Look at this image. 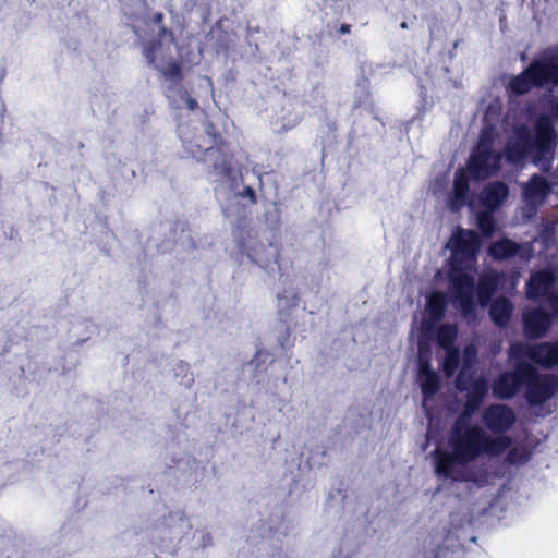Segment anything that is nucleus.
<instances>
[{
  "mask_svg": "<svg viewBox=\"0 0 558 558\" xmlns=\"http://www.w3.org/2000/svg\"><path fill=\"white\" fill-rule=\"evenodd\" d=\"M512 312L511 301L507 298H498L490 305L489 316L496 326L502 328L509 324Z\"/></svg>",
  "mask_w": 558,
  "mask_h": 558,
  "instance_id": "21",
  "label": "nucleus"
},
{
  "mask_svg": "<svg viewBox=\"0 0 558 558\" xmlns=\"http://www.w3.org/2000/svg\"><path fill=\"white\" fill-rule=\"evenodd\" d=\"M509 359L515 362L529 359L532 362V344L517 342L509 348Z\"/></svg>",
  "mask_w": 558,
  "mask_h": 558,
  "instance_id": "28",
  "label": "nucleus"
},
{
  "mask_svg": "<svg viewBox=\"0 0 558 558\" xmlns=\"http://www.w3.org/2000/svg\"><path fill=\"white\" fill-rule=\"evenodd\" d=\"M545 51H558V47L548 48Z\"/></svg>",
  "mask_w": 558,
  "mask_h": 558,
  "instance_id": "42",
  "label": "nucleus"
},
{
  "mask_svg": "<svg viewBox=\"0 0 558 558\" xmlns=\"http://www.w3.org/2000/svg\"><path fill=\"white\" fill-rule=\"evenodd\" d=\"M448 306V300L444 292H433L426 302V311L434 322H439L445 317Z\"/></svg>",
  "mask_w": 558,
  "mask_h": 558,
  "instance_id": "23",
  "label": "nucleus"
},
{
  "mask_svg": "<svg viewBox=\"0 0 558 558\" xmlns=\"http://www.w3.org/2000/svg\"><path fill=\"white\" fill-rule=\"evenodd\" d=\"M508 195V185L502 181H495L484 186L480 195V202L485 209L494 211L502 205Z\"/></svg>",
  "mask_w": 558,
  "mask_h": 558,
  "instance_id": "16",
  "label": "nucleus"
},
{
  "mask_svg": "<svg viewBox=\"0 0 558 558\" xmlns=\"http://www.w3.org/2000/svg\"><path fill=\"white\" fill-rule=\"evenodd\" d=\"M487 391V381L483 377L475 379L471 385V389L466 393L464 407L476 412L482 405Z\"/></svg>",
  "mask_w": 558,
  "mask_h": 558,
  "instance_id": "22",
  "label": "nucleus"
},
{
  "mask_svg": "<svg viewBox=\"0 0 558 558\" xmlns=\"http://www.w3.org/2000/svg\"><path fill=\"white\" fill-rule=\"evenodd\" d=\"M521 251V244L509 238H501L489 245L487 253L493 259L502 262L519 255Z\"/></svg>",
  "mask_w": 558,
  "mask_h": 558,
  "instance_id": "20",
  "label": "nucleus"
},
{
  "mask_svg": "<svg viewBox=\"0 0 558 558\" xmlns=\"http://www.w3.org/2000/svg\"><path fill=\"white\" fill-rule=\"evenodd\" d=\"M502 154L493 147V141L484 135L472 150L466 165V171L475 181H484L500 169Z\"/></svg>",
  "mask_w": 558,
  "mask_h": 558,
  "instance_id": "3",
  "label": "nucleus"
},
{
  "mask_svg": "<svg viewBox=\"0 0 558 558\" xmlns=\"http://www.w3.org/2000/svg\"><path fill=\"white\" fill-rule=\"evenodd\" d=\"M504 274L490 272L480 277L476 287V298L481 306L485 307L497 291Z\"/></svg>",
  "mask_w": 558,
  "mask_h": 558,
  "instance_id": "19",
  "label": "nucleus"
},
{
  "mask_svg": "<svg viewBox=\"0 0 558 558\" xmlns=\"http://www.w3.org/2000/svg\"><path fill=\"white\" fill-rule=\"evenodd\" d=\"M508 87L512 94L521 96L529 93L533 87H536V84H534L531 74L525 68L520 74L510 80Z\"/></svg>",
  "mask_w": 558,
  "mask_h": 558,
  "instance_id": "24",
  "label": "nucleus"
},
{
  "mask_svg": "<svg viewBox=\"0 0 558 558\" xmlns=\"http://www.w3.org/2000/svg\"><path fill=\"white\" fill-rule=\"evenodd\" d=\"M263 354L268 355L267 352H264L263 350H257L254 359L250 363L251 364L256 363V367H258L259 366L258 360H259L260 355H263Z\"/></svg>",
  "mask_w": 558,
  "mask_h": 558,
  "instance_id": "39",
  "label": "nucleus"
},
{
  "mask_svg": "<svg viewBox=\"0 0 558 558\" xmlns=\"http://www.w3.org/2000/svg\"><path fill=\"white\" fill-rule=\"evenodd\" d=\"M451 451L435 449V472L437 475L453 482L474 481L473 474L459 466H464L477 458L487 454L498 457L512 445L510 436H490L480 426L463 430L451 428L448 436Z\"/></svg>",
  "mask_w": 558,
  "mask_h": 558,
  "instance_id": "1",
  "label": "nucleus"
},
{
  "mask_svg": "<svg viewBox=\"0 0 558 558\" xmlns=\"http://www.w3.org/2000/svg\"><path fill=\"white\" fill-rule=\"evenodd\" d=\"M536 87L558 86V53H546L527 65Z\"/></svg>",
  "mask_w": 558,
  "mask_h": 558,
  "instance_id": "10",
  "label": "nucleus"
},
{
  "mask_svg": "<svg viewBox=\"0 0 558 558\" xmlns=\"http://www.w3.org/2000/svg\"><path fill=\"white\" fill-rule=\"evenodd\" d=\"M474 413L475 412H473L472 410L463 407L462 412L459 414L451 428H458V430H463L468 427H473L474 425L470 424V420Z\"/></svg>",
  "mask_w": 558,
  "mask_h": 558,
  "instance_id": "32",
  "label": "nucleus"
},
{
  "mask_svg": "<svg viewBox=\"0 0 558 558\" xmlns=\"http://www.w3.org/2000/svg\"><path fill=\"white\" fill-rule=\"evenodd\" d=\"M515 414L511 407L505 403H492L482 413L485 427L496 436H507L515 423Z\"/></svg>",
  "mask_w": 558,
  "mask_h": 558,
  "instance_id": "8",
  "label": "nucleus"
},
{
  "mask_svg": "<svg viewBox=\"0 0 558 558\" xmlns=\"http://www.w3.org/2000/svg\"><path fill=\"white\" fill-rule=\"evenodd\" d=\"M417 380L424 399L432 398L440 389V377L432 367L430 350L423 342L418 343Z\"/></svg>",
  "mask_w": 558,
  "mask_h": 558,
  "instance_id": "9",
  "label": "nucleus"
},
{
  "mask_svg": "<svg viewBox=\"0 0 558 558\" xmlns=\"http://www.w3.org/2000/svg\"><path fill=\"white\" fill-rule=\"evenodd\" d=\"M167 38H169V40L171 43H173L174 41L173 32L165 25L159 26V31H158L156 40H160V43H161L162 40H165Z\"/></svg>",
  "mask_w": 558,
  "mask_h": 558,
  "instance_id": "35",
  "label": "nucleus"
},
{
  "mask_svg": "<svg viewBox=\"0 0 558 558\" xmlns=\"http://www.w3.org/2000/svg\"><path fill=\"white\" fill-rule=\"evenodd\" d=\"M206 132L213 142L207 157L211 161L213 170L222 178H230L233 172V154L230 151L228 142L215 130L211 123Z\"/></svg>",
  "mask_w": 558,
  "mask_h": 558,
  "instance_id": "7",
  "label": "nucleus"
},
{
  "mask_svg": "<svg viewBox=\"0 0 558 558\" xmlns=\"http://www.w3.org/2000/svg\"><path fill=\"white\" fill-rule=\"evenodd\" d=\"M470 177L463 168L456 171L452 191L448 195V207L451 211H459L469 204Z\"/></svg>",
  "mask_w": 558,
  "mask_h": 558,
  "instance_id": "13",
  "label": "nucleus"
},
{
  "mask_svg": "<svg viewBox=\"0 0 558 558\" xmlns=\"http://www.w3.org/2000/svg\"><path fill=\"white\" fill-rule=\"evenodd\" d=\"M556 280V275L551 269L532 272L525 284L526 298L532 301L545 299L554 291Z\"/></svg>",
  "mask_w": 558,
  "mask_h": 558,
  "instance_id": "11",
  "label": "nucleus"
},
{
  "mask_svg": "<svg viewBox=\"0 0 558 558\" xmlns=\"http://www.w3.org/2000/svg\"><path fill=\"white\" fill-rule=\"evenodd\" d=\"M556 145L554 121L548 114L542 113L535 120L534 134L525 124L514 128L513 137L506 143L502 156L511 165L520 163L531 156L535 165L548 170L554 161Z\"/></svg>",
  "mask_w": 558,
  "mask_h": 558,
  "instance_id": "2",
  "label": "nucleus"
},
{
  "mask_svg": "<svg viewBox=\"0 0 558 558\" xmlns=\"http://www.w3.org/2000/svg\"><path fill=\"white\" fill-rule=\"evenodd\" d=\"M239 196L242 198H248L250 203L253 205L257 204V196L252 186H245L241 192H239Z\"/></svg>",
  "mask_w": 558,
  "mask_h": 558,
  "instance_id": "36",
  "label": "nucleus"
},
{
  "mask_svg": "<svg viewBox=\"0 0 558 558\" xmlns=\"http://www.w3.org/2000/svg\"><path fill=\"white\" fill-rule=\"evenodd\" d=\"M160 47V40H151L144 47L143 54L149 65H155L156 53Z\"/></svg>",
  "mask_w": 558,
  "mask_h": 558,
  "instance_id": "33",
  "label": "nucleus"
},
{
  "mask_svg": "<svg viewBox=\"0 0 558 558\" xmlns=\"http://www.w3.org/2000/svg\"><path fill=\"white\" fill-rule=\"evenodd\" d=\"M400 27H401V28H403V29L408 28V24H407V22H404V21H403V22L400 24Z\"/></svg>",
  "mask_w": 558,
  "mask_h": 558,
  "instance_id": "41",
  "label": "nucleus"
},
{
  "mask_svg": "<svg viewBox=\"0 0 558 558\" xmlns=\"http://www.w3.org/2000/svg\"><path fill=\"white\" fill-rule=\"evenodd\" d=\"M185 102L189 110L194 111L198 108V102L196 99L192 98L189 93L185 90Z\"/></svg>",
  "mask_w": 558,
  "mask_h": 558,
  "instance_id": "37",
  "label": "nucleus"
},
{
  "mask_svg": "<svg viewBox=\"0 0 558 558\" xmlns=\"http://www.w3.org/2000/svg\"><path fill=\"white\" fill-rule=\"evenodd\" d=\"M482 245L478 233L474 230L459 228L453 235V254L475 258Z\"/></svg>",
  "mask_w": 558,
  "mask_h": 558,
  "instance_id": "14",
  "label": "nucleus"
},
{
  "mask_svg": "<svg viewBox=\"0 0 558 558\" xmlns=\"http://www.w3.org/2000/svg\"><path fill=\"white\" fill-rule=\"evenodd\" d=\"M441 550H442V547H440V546H439V547H438V550H437V553H436V555H435V557H434V558H438L439 553H440Z\"/></svg>",
  "mask_w": 558,
  "mask_h": 558,
  "instance_id": "43",
  "label": "nucleus"
},
{
  "mask_svg": "<svg viewBox=\"0 0 558 558\" xmlns=\"http://www.w3.org/2000/svg\"><path fill=\"white\" fill-rule=\"evenodd\" d=\"M248 257L257 264L259 267L269 269L279 264V247L278 245L269 242L268 244L255 243L250 250H247Z\"/></svg>",
  "mask_w": 558,
  "mask_h": 558,
  "instance_id": "15",
  "label": "nucleus"
},
{
  "mask_svg": "<svg viewBox=\"0 0 558 558\" xmlns=\"http://www.w3.org/2000/svg\"><path fill=\"white\" fill-rule=\"evenodd\" d=\"M351 32V25L350 24H341L338 33L340 35L349 34Z\"/></svg>",
  "mask_w": 558,
  "mask_h": 558,
  "instance_id": "40",
  "label": "nucleus"
},
{
  "mask_svg": "<svg viewBox=\"0 0 558 558\" xmlns=\"http://www.w3.org/2000/svg\"><path fill=\"white\" fill-rule=\"evenodd\" d=\"M446 351L447 355L442 364V369L447 377H451L459 367L460 352L458 349H451Z\"/></svg>",
  "mask_w": 558,
  "mask_h": 558,
  "instance_id": "29",
  "label": "nucleus"
},
{
  "mask_svg": "<svg viewBox=\"0 0 558 558\" xmlns=\"http://www.w3.org/2000/svg\"><path fill=\"white\" fill-rule=\"evenodd\" d=\"M524 398L530 405H542L548 401L558 388V379L553 374H541L532 364L524 383Z\"/></svg>",
  "mask_w": 558,
  "mask_h": 558,
  "instance_id": "6",
  "label": "nucleus"
},
{
  "mask_svg": "<svg viewBox=\"0 0 558 558\" xmlns=\"http://www.w3.org/2000/svg\"><path fill=\"white\" fill-rule=\"evenodd\" d=\"M549 182L541 174H533L523 186V198L527 204L539 205L550 194Z\"/></svg>",
  "mask_w": 558,
  "mask_h": 558,
  "instance_id": "18",
  "label": "nucleus"
},
{
  "mask_svg": "<svg viewBox=\"0 0 558 558\" xmlns=\"http://www.w3.org/2000/svg\"><path fill=\"white\" fill-rule=\"evenodd\" d=\"M476 220L477 227L484 236L490 238L495 233L496 220L493 216V211L488 209L480 211L476 216Z\"/></svg>",
  "mask_w": 558,
  "mask_h": 558,
  "instance_id": "26",
  "label": "nucleus"
},
{
  "mask_svg": "<svg viewBox=\"0 0 558 558\" xmlns=\"http://www.w3.org/2000/svg\"><path fill=\"white\" fill-rule=\"evenodd\" d=\"M163 19H165V15L162 12H156L154 15H153V22L158 25V26H161L163 25Z\"/></svg>",
  "mask_w": 558,
  "mask_h": 558,
  "instance_id": "38",
  "label": "nucleus"
},
{
  "mask_svg": "<svg viewBox=\"0 0 558 558\" xmlns=\"http://www.w3.org/2000/svg\"><path fill=\"white\" fill-rule=\"evenodd\" d=\"M532 369V363L519 361L513 363L512 369L499 373L492 381L490 388L494 398L511 400L524 388L526 375Z\"/></svg>",
  "mask_w": 558,
  "mask_h": 558,
  "instance_id": "5",
  "label": "nucleus"
},
{
  "mask_svg": "<svg viewBox=\"0 0 558 558\" xmlns=\"http://www.w3.org/2000/svg\"><path fill=\"white\" fill-rule=\"evenodd\" d=\"M523 330L529 339L544 337L553 325V315L537 307L525 311L522 316Z\"/></svg>",
  "mask_w": 558,
  "mask_h": 558,
  "instance_id": "12",
  "label": "nucleus"
},
{
  "mask_svg": "<svg viewBox=\"0 0 558 558\" xmlns=\"http://www.w3.org/2000/svg\"><path fill=\"white\" fill-rule=\"evenodd\" d=\"M532 362L545 369L558 366V341L532 344Z\"/></svg>",
  "mask_w": 558,
  "mask_h": 558,
  "instance_id": "17",
  "label": "nucleus"
},
{
  "mask_svg": "<svg viewBox=\"0 0 558 558\" xmlns=\"http://www.w3.org/2000/svg\"><path fill=\"white\" fill-rule=\"evenodd\" d=\"M545 300L548 303V306L550 307L553 317H558V293L553 291L550 294H548Z\"/></svg>",
  "mask_w": 558,
  "mask_h": 558,
  "instance_id": "34",
  "label": "nucleus"
},
{
  "mask_svg": "<svg viewBox=\"0 0 558 558\" xmlns=\"http://www.w3.org/2000/svg\"><path fill=\"white\" fill-rule=\"evenodd\" d=\"M160 71L163 77L168 81L181 83V81L183 80V69L181 62H171Z\"/></svg>",
  "mask_w": 558,
  "mask_h": 558,
  "instance_id": "30",
  "label": "nucleus"
},
{
  "mask_svg": "<svg viewBox=\"0 0 558 558\" xmlns=\"http://www.w3.org/2000/svg\"><path fill=\"white\" fill-rule=\"evenodd\" d=\"M449 282L453 291L454 302L458 304L462 316L474 318L476 316L474 278L461 267L452 264L449 271Z\"/></svg>",
  "mask_w": 558,
  "mask_h": 558,
  "instance_id": "4",
  "label": "nucleus"
},
{
  "mask_svg": "<svg viewBox=\"0 0 558 558\" xmlns=\"http://www.w3.org/2000/svg\"><path fill=\"white\" fill-rule=\"evenodd\" d=\"M203 140V136H194L184 144L185 150L197 160H205V157H208L209 147H204Z\"/></svg>",
  "mask_w": 558,
  "mask_h": 558,
  "instance_id": "27",
  "label": "nucleus"
},
{
  "mask_svg": "<svg viewBox=\"0 0 558 558\" xmlns=\"http://www.w3.org/2000/svg\"><path fill=\"white\" fill-rule=\"evenodd\" d=\"M475 379H473V373L466 369V366L463 365L461 371L458 373L456 378V386L459 391H465L471 389V385Z\"/></svg>",
  "mask_w": 558,
  "mask_h": 558,
  "instance_id": "31",
  "label": "nucleus"
},
{
  "mask_svg": "<svg viewBox=\"0 0 558 558\" xmlns=\"http://www.w3.org/2000/svg\"><path fill=\"white\" fill-rule=\"evenodd\" d=\"M457 335H458V329H457L456 325H451V324L441 325L438 328L437 335H436L438 345L444 348L445 350L457 349L456 347H453Z\"/></svg>",
  "mask_w": 558,
  "mask_h": 558,
  "instance_id": "25",
  "label": "nucleus"
}]
</instances>
